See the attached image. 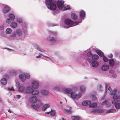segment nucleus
I'll return each instance as SVG.
<instances>
[{
    "mask_svg": "<svg viewBox=\"0 0 120 120\" xmlns=\"http://www.w3.org/2000/svg\"><path fill=\"white\" fill-rule=\"evenodd\" d=\"M82 20V19H81L80 22H79L77 21L74 22L71 20L68 19H66L64 20V23L68 26L67 27L64 26V27L66 28H68L70 27L76 26L79 24L80 22H81Z\"/></svg>",
    "mask_w": 120,
    "mask_h": 120,
    "instance_id": "obj_1",
    "label": "nucleus"
},
{
    "mask_svg": "<svg viewBox=\"0 0 120 120\" xmlns=\"http://www.w3.org/2000/svg\"><path fill=\"white\" fill-rule=\"evenodd\" d=\"M64 1H58L57 3V4L58 7L60 9L66 10L70 9V6L69 5H67L66 6H64Z\"/></svg>",
    "mask_w": 120,
    "mask_h": 120,
    "instance_id": "obj_2",
    "label": "nucleus"
},
{
    "mask_svg": "<svg viewBox=\"0 0 120 120\" xmlns=\"http://www.w3.org/2000/svg\"><path fill=\"white\" fill-rule=\"evenodd\" d=\"M82 95V94L81 93L79 92L77 95L76 93L72 91L70 97L75 101L76 100H78Z\"/></svg>",
    "mask_w": 120,
    "mask_h": 120,
    "instance_id": "obj_3",
    "label": "nucleus"
},
{
    "mask_svg": "<svg viewBox=\"0 0 120 120\" xmlns=\"http://www.w3.org/2000/svg\"><path fill=\"white\" fill-rule=\"evenodd\" d=\"M116 90L115 89L111 93V94L113 95V98L114 100H117L119 101V102H120V97L119 94H116Z\"/></svg>",
    "mask_w": 120,
    "mask_h": 120,
    "instance_id": "obj_4",
    "label": "nucleus"
},
{
    "mask_svg": "<svg viewBox=\"0 0 120 120\" xmlns=\"http://www.w3.org/2000/svg\"><path fill=\"white\" fill-rule=\"evenodd\" d=\"M49 9H50L52 11H55L53 13V14H55L57 13L58 12V11L56 10L57 6L56 4L54 3H51L50 5L48 6L47 7Z\"/></svg>",
    "mask_w": 120,
    "mask_h": 120,
    "instance_id": "obj_5",
    "label": "nucleus"
},
{
    "mask_svg": "<svg viewBox=\"0 0 120 120\" xmlns=\"http://www.w3.org/2000/svg\"><path fill=\"white\" fill-rule=\"evenodd\" d=\"M19 78L20 80L22 82H24L25 81L26 78L29 79L30 78V76L28 73H25L24 74H20L19 75Z\"/></svg>",
    "mask_w": 120,
    "mask_h": 120,
    "instance_id": "obj_6",
    "label": "nucleus"
},
{
    "mask_svg": "<svg viewBox=\"0 0 120 120\" xmlns=\"http://www.w3.org/2000/svg\"><path fill=\"white\" fill-rule=\"evenodd\" d=\"M119 101L117 100H114L112 101V104L115 105V107L116 109L120 108V103H118Z\"/></svg>",
    "mask_w": 120,
    "mask_h": 120,
    "instance_id": "obj_7",
    "label": "nucleus"
},
{
    "mask_svg": "<svg viewBox=\"0 0 120 120\" xmlns=\"http://www.w3.org/2000/svg\"><path fill=\"white\" fill-rule=\"evenodd\" d=\"M63 86L61 84H59L55 86L53 88V89L55 90L61 91L62 90Z\"/></svg>",
    "mask_w": 120,
    "mask_h": 120,
    "instance_id": "obj_8",
    "label": "nucleus"
},
{
    "mask_svg": "<svg viewBox=\"0 0 120 120\" xmlns=\"http://www.w3.org/2000/svg\"><path fill=\"white\" fill-rule=\"evenodd\" d=\"M38 103L39 104H33L31 105V106L35 109H38L39 108V105H42V102L40 101H38Z\"/></svg>",
    "mask_w": 120,
    "mask_h": 120,
    "instance_id": "obj_9",
    "label": "nucleus"
},
{
    "mask_svg": "<svg viewBox=\"0 0 120 120\" xmlns=\"http://www.w3.org/2000/svg\"><path fill=\"white\" fill-rule=\"evenodd\" d=\"M39 85V83L37 81H34L32 82L31 86L34 89H37Z\"/></svg>",
    "mask_w": 120,
    "mask_h": 120,
    "instance_id": "obj_10",
    "label": "nucleus"
},
{
    "mask_svg": "<svg viewBox=\"0 0 120 120\" xmlns=\"http://www.w3.org/2000/svg\"><path fill=\"white\" fill-rule=\"evenodd\" d=\"M47 40L50 42L52 43H55L56 42V40L54 38L51 36H48L46 38Z\"/></svg>",
    "mask_w": 120,
    "mask_h": 120,
    "instance_id": "obj_11",
    "label": "nucleus"
},
{
    "mask_svg": "<svg viewBox=\"0 0 120 120\" xmlns=\"http://www.w3.org/2000/svg\"><path fill=\"white\" fill-rule=\"evenodd\" d=\"M38 98L35 96H32L29 99L30 101L32 103L36 102Z\"/></svg>",
    "mask_w": 120,
    "mask_h": 120,
    "instance_id": "obj_12",
    "label": "nucleus"
},
{
    "mask_svg": "<svg viewBox=\"0 0 120 120\" xmlns=\"http://www.w3.org/2000/svg\"><path fill=\"white\" fill-rule=\"evenodd\" d=\"M63 91L65 93L69 94H71L73 91L70 88L64 89Z\"/></svg>",
    "mask_w": 120,
    "mask_h": 120,
    "instance_id": "obj_13",
    "label": "nucleus"
},
{
    "mask_svg": "<svg viewBox=\"0 0 120 120\" xmlns=\"http://www.w3.org/2000/svg\"><path fill=\"white\" fill-rule=\"evenodd\" d=\"M92 66L94 68H97L99 65V63L97 61H93L91 63Z\"/></svg>",
    "mask_w": 120,
    "mask_h": 120,
    "instance_id": "obj_14",
    "label": "nucleus"
},
{
    "mask_svg": "<svg viewBox=\"0 0 120 120\" xmlns=\"http://www.w3.org/2000/svg\"><path fill=\"white\" fill-rule=\"evenodd\" d=\"M48 114H50L51 116H54L56 114V113L54 110L52 109H51V110L50 112H47Z\"/></svg>",
    "mask_w": 120,
    "mask_h": 120,
    "instance_id": "obj_15",
    "label": "nucleus"
},
{
    "mask_svg": "<svg viewBox=\"0 0 120 120\" xmlns=\"http://www.w3.org/2000/svg\"><path fill=\"white\" fill-rule=\"evenodd\" d=\"M109 66L107 65H103L101 67V70L103 71H106L109 69Z\"/></svg>",
    "mask_w": 120,
    "mask_h": 120,
    "instance_id": "obj_16",
    "label": "nucleus"
},
{
    "mask_svg": "<svg viewBox=\"0 0 120 120\" xmlns=\"http://www.w3.org/2000/svg\"><path fill=\"white\" fill-rule=\"evenodd\" d=\"M91 103V102L89 101H84L82 102V105L84 106H86L90 105Z\"/></svg>",
    "mask_w": 120,
    "mask_h": 120,
    "instance_id": "obj_17",
    "label": "nucleus"
},
{
    "mask_svg": "<svg viewBox=\"0 0 120 120\" xmlns=\"http://www.w3.org/2000/svg\"><path fill=\"white\" fill-rule=\"evenodd\" d=\"M103 110L99 109H96L92 111V113L94 114L97 112H103Z\"/></svg>",
    "mask_w": 120,
    "mask_h": 120,
    "instance_id": "obj_18",
    "label": "nucleus"
},
{
    "mask_svg": "<svg viewBox=\"0 0 120 120\" xmlns=\"http://www.w3.org/2000/svg\"><path fill=\"white\" fill-rule=\"evenodd\" d=\"M1 82L3 85H4L7 83V81L6 78H2L1 80Z\"/></svg>",
    "mask_w": 120,
    "mask_h": 120,
    "instance_id": "obj_19",
    "label": "nucleus"
},
{
    "mask_svg": "<svg viewBox=\"0 0 120 120\" xmlns=\"http://www.w3.org/2000/svg\"><path fill=\"white\" fill-rule=\"evenodd\" d=\"M64 111L65 112L70 114H71L72 112L71 108V107H68L67 109H65Z\"/></svg>",
    "mask_w": 120,
    "mask_h": 120,
    "instance_id": "obj_20",
    "label": "nucleus"
},
{
    "mask_svg": "<svg viewBox=\"0 0 120 120\" xmlns=\"http://www.w3.org/2000/svg\"><path fill=\"white\" fill-rule=\"evenodd\" d=\"M10 10V8L9 7H5L3 10V12L4 13H7Z\"/></svg>",
    "mask_w": 120,
    "mask_h": 120,
    "instance_id": "obj_21",
    "label": "nucleus"
},
{
    "mask_svg": "<svg viewBox=\"0 0 120 120\" xmlns=\"http://www.w3.org/2000/svg\"><path fill=\"white\" fill-rule=\"evenodd\" d=\"M16 34L15 32H14L8 37V38L10 40L13 39V38L15 36Z\"/></svg>",
    "mask_w": 120,
    "mask_h": 120,
    "instance_id": "obj_22",
    "label": "nucleus"
},
{
    "mask_svg": "<svg viewBox=\"0 0 120 120\" xmlns=\"http://www.w3.org/2000/svg\"><path fill=\"white\" fill-rule=\"evenodd\" d=\"M10 26L12 28H15L17 27V24L15 22H12Z\"/></svg>",
    "mask_w": 120,
    "mask_h": 120,
    "instance_id": "obj_23",
    "label": "nucleus"
},
{
    "mask_svg": "<svg viewBox=\"0 0 120 120\" xmlns=\"http://www.w3.org/2000/svg\"><path fill=\"white\" fill-rule=\"evenodd\" d=\"M105 105L106 106L109 107L110 106V104L109 102H108L106 100L104 101L101 104V105Z\"/></svg>",
    "mask_w": 120,
    "mask_h": 120,
    "instance_id": "obj_24",
    "label": "nucleus"
},
{
    "mask_svg": "<svg viewBox=\"0 0 120 120\" xmlns=\"http://www.w3.org/2000/svg\"><path fill=\"white\" fill-rule=\"evenodd\" d=\"M97 52L100 56L101 57H103L104 56L103 52L100 50H97Z\"/></svg>",
    "mask_w": 120,
    "mask_h": 120,
    "instance_id": "obj_25",
    "label": "nucleus"
},
{
    "mask_svg": "<svg viewBox=\"0 0 120 120\" xmlns=\"http://www.w3.org/2000/svg\"><path fill=\"white\" fill-rule=\"evenodd\" d=\"M116 110L115 109H112L108 110L106 111V113L109 114L110 113H113L116 112Z\"/></svg>",
    "mask_w": 120,
    "mask_h": 120,
    "instance_id": "obj_26",
    "label": "nucleus"
},
{
    "mask_svg": "<svg viewBox=\"0 0 120 120\" xmlns=\"http://www.w3.org/2000/svg\"><path fill=\"white\" fill-rule=\"evenodd\" d=\"M50 107V105L48 104H46L43 105L42 107V109L43 110H45L46 109Z\"/></svg>",
    "mask_w": 120,
    "mask_h": 120,
    "instance_id": "obj_27",
    "label": "nucleus"
},
{
    "mask_svg": "<svg viewBox=\"0 0 120 120\" xmlns=\"http://www.w3.org/2000/svg\"><path fill=\"white\" fill-rule=\"evenodd\" d=\"M33 91L32 88L30 86L28 87L26 89V92L28 93H32Z\"/></svg>",
    "mask_w": 120,
    "mask_h": 120,
    "instance_id": "obj_28",
    "label": "nucleus"
},
{
    "mask_svg": "<svg viewBox=\"0 0 120 120\" xmlns=\"http://www.w3.org/2000/svg\"><path fill=\"white\" fill-rule=\"evenodd\" d=\"M92 59L93 60H97L98 58V56L97 55L94 54L92 56Z\"/></svg>",
    "mask_w": 120,
    "mask_h": 120,
    "instance_id": "obj_29",
    "label": "nucleus"
},
{
    "mask_svg": "<svg viewBox=\"0 0 120 120\" xmlns=\"http://www.w3.org/2000/svg\"><path fill=\"white\" fill-rule=\"evenodd\" d=\"M16 35L19 36L21 35L22 34V31L20 29H17L16 31Z\"/></svg>",
    "mask_w": 120,
    "mask_h": 120,
    "instance_id": "obj_30",
    "label": "nucleus"
},
{
    "mask_svg": "<svg viewBox=\"0 0 120 120\" xmlns=\"http://www.w3.org/2000/svg\"><path fill=\"white\" fill-rule=\"evenodd\" d=\"M109 64L111 66H113L114 65V60L112 59H110L109 60Z\"/></svg>",
    "mask_w": 120,
    "mask_h": 120,
    "instance_id": "obj_31",
    "label": "nucleus"
},
{
    "mask_svg": "<svg viewBox=\"0 0 120 120\" xmlns=\"http://www.w3.org/2000/svg\"><path fill=\"white\" fill-rule=\"evenodd\" d=\"M80 16L81 18H83L85 16V12L83 10L81 11L80 14Z\"/></svg>",
    "mask_w": 120,
    "mask_h": 120,
    "instance_id": "obj_32",
    "label": "nucleus"
},
{
    "mask_svg": "<svg viewBox=\"0 0 120 120\" xmlns=\"http://www.w3.org/2000/svg\"><path fill=\"white\" fill-rule=\"evenodd\" d=\"M12 31V29L9 28H7L6 30V33L8 34H11Z\"/></svg>",
    "mask_w": 120,
    "mask_h": 120,
    "instance_id": "obj_33",
    "label": "nucleus"
},
{
    "mask_svg": "<svg viewBox=\"0 0 120 120\" xmlns=\"http://www.w3.org/2000/svg\"><path fill=\"white\" fill-rule=\"evenodd\" d=\"M97 106V104L96 103H93L90 104L89 105V107L90 108H95Z\"/></svg>",
    "mask_w": 120,
    "mask_h": 120,
    "instance_id": "obj_34",
    "label": "nucleus"
},
{
    "mask_svg": "<svg viewBox=\"0 0 120 120\" xmlns=\"http://www.w3.org/2000/svg\"><path fill=\"white\" fill-rule=\"evenodd\" d=\"M18 90L20 92H23L25 90V88L24 86H21L18 88Z\"/></svg>",
    "mask_w": 120,
    "mask_h": 120,
    "instance_id": "obj_35",
    "label": "nucleus"
},
{
    "mask_svg": "<svg viewBox=\"0 0 120 120\" xmlns=\"http://www.w3.org/2000/svg\"><path fill=\"white\" fill-rule=\"evenodd\" d=\"M52 1V0H46L45 3L47 7L48 6L50 5Z\"/></svg>",
    "mask_w": 120,
    "mask_h": 120,
    "instance_id": "obj_36",
    "label": "nucleus"
},
{
    "mask_svg": "<svg viewBox=\"0 0 120 120\" xmlns=\"http://www.w3.org/2000/svg\"><path fill=\"white\" fill-rule=\"evenodd\" d=\"M71 17L73 19L76 20L77 18V16L75 13H73L71 15Z\"/></svg>",
    "mask_w": 120,
    "mask_h": 120,
    "instance_id": "obj_37",
    "label": "nucleus"
},
{
    "mask_svg": "<svg viewBox=\"0 0 120 120\" xmlns=\"http://www.w3.org/2000/svg\"><path fill=\"white\" fill-rule=\"evenodd\" d=\"M41 92L42 94L45 95L48 94L49 93L48 91L44 90H41Z\"/></svg>",
    "mask_w": 120,
    "mask_h": 120,
    "instance_id": "obj_38",
    "label": "nucleus"
},
{
    "mask_svg": "<svg viewBox=\"0 0 120 120\" xmlns=\"http://www.w3.org/2000/svg\"><path fill=\"white\" fill-rule=\"evenodd\" d=\"M10 73L13 75H15L17 74V71L14 70H11L10 71Z\"/></svg>",
    "mask_w": 120,
    "mask_h": 120,
    "instance_id": "obj_39",
    "label": "nucleus"
},
{
    "mask_svg": "<svg viewBox=\"0 0 120 120\" xmlns=\"http://www.w3.org/2000/svg\"><path fill=\"white\" fill-rule=\"evenodd\" d=\"M39 92V91L37 90H33L31 93V94L33 95H36L38 94Z\"/></svg>",
    "mask_w": 120,
    "mask_h": 120,
    "instance_id": "obj_40",
    "label": "nucleus"
},
{
    "mask_svg": "<svg viewBox=\"0 0 120 120\" xmlns=\"http://www.w3.org/2000/svg\"><path fill=\"white\" fill-rule=\"evenodd\" d=\"M50 34L51 35H53L55 36H56L57 34V32L56 31H51L50 32Z\"/></svg>",
    "mask_w": 120,
    "mask_h": 120,
    "instance_id": "obj_41",
    "label": "nucleus"
},
{
    "mask_svg": "<svg viewBox=\"0 0 120 120\" xmlns=\"http://www.w3.org/2000/svg\"><path fill=\"white\" fill-rule=\"evenodd\" d=\"M9 16L10 18L13 20L15 19V17L14 15L12 13L10 14L9 15Z\"/></svg>",
    "mask_w": 120,
    "mask_h": 120,
    "instance_id": "obj_42",
    "label": "nucleus"
},
{
    "mask_svg": "<svg viewBox=\"0 0 120 120\" xmlns=\"http://www.w3.org/2000/svg\"><path fill=\"white\" fill-rule=\"evenodd\" d=\"M80 90L83 92H84L85 90V88L84 86H80Z\"/></svg>",
    "mask_w": 120,
    "mask_h": 120,
    "instance_id": "obj_43",
    "label": "nucleus"
},
{
    "mask_svg": "<svg viewBox=\"0 0 120 120\" xmlns=\"http://www.w3.org/2000/svg\"><path fill=\"white\" fill-rule=\"evenodd\" d=\"M41 55L42 56L44 57H45L46 58H50L49 57H48L47 56H45L44 55H43L41 54H40V55L36 56V58H39L41 57Z\"/></svg>",
    "mask_w": 120,
    "mask_h": 120,
    "instance_id": "obj_44",
    "label": "nucleus"
},
{
    "mask_svg": "<svg viewBox=\"0 0 120 120\" xmlns=\"http://www.w3.org/2000/svg\"><path fill=\"white\" fill-rule=\"evenodd\" d=\"M72 119L74 120H79V117L78 116H72Z\"/></svg>",
    "mask_w": 120,
    "mask_h": 120,
    "instance_id": "obj_45",
    "label": "nucleus"
},
{
    "mask_svg": "<svg viewBox=\"0 0 120 120\" xmlns=\"http://www.w3.org/2000/svg\"><path fill=\"white\" fill-rule=\"evenodd\" d=\"M17 21L19 23H22V20L21 18H18L17 19Z\"/></svg>",
    "mask_w": 120,
    "mask_h": 120,
    "instance_id": "obj_46",
    "label": "nucleus"
},
{
    "mask_svg": "<svg viewBox=\"0 0 120 120\" xmlns=\"http://www.w3.org/2000/svg\"><path fill=\"white\" fill-rule=\"evenodd\" d=\"M12 20V19L10 18H8L7 19L6 22L8 24L10 23L11 22Z\"/></svg>",
    "mask_w": 120,
    "mask_h": 120,
    "instance_id": "obj_47",
    "label": "nucleus"
},
{
    "mask_svg": "<svg viewBox=\"0 0 120 120\" xmlns=\"http://www.w3.org/2000/svg\"><path fill=\"white\" fill-rule=\"evenodd\" d=\"M23 32L25 33L27 30V28L26 25H25L24 27H23Z\"/></svg>",
    "mask_w": 120,
    "mask_h": 120,
    "instance_id": "obj_48",
    "label": "nucleus"
},
{
    "mask_svg": "<svg viewBox=\"0 0 120 120\" xmlns=\"http://www.w3.org/2000/svg\"><path fill=\"white\" fill-rule=\"evenodd\" d=\"M92 54L91 53V51H90L87 53V55L88 57H90L92 56Z\"/></svg>",
    "mask_w": 120,
    "mask_h": 120,
    "instance_id": "obj_49",
    "label": "nucleus"
},
{
    "mask_svg": "<svg viewBox=\"0 0 120 120\" xmlns=\"http://www.w3.org/2000/svg\"><path fill=\"white\" fill-rule=\"evenodd\" d=\"M106 90L107 89L109 91H111L112 90V89L110 87H108V86H106Z\"/></svg>",
    "mask_w": 120,
    "mask_h": 120,
    "instance_id": "obj_50",
    "label": "nucleus"
},
{
    "mask_svg": "<svg viewBox=\"0 0 120 120\" xmlns=\"http://www.w3.org/2000/svg\"><path fill=\"white\" fill-rule=\"evenodd\" d=\"M103 59L104 62H107L108 61V59L106 57L104 56L103 58Z\"/></svg>",
    "mask_w": 120,
    "mask_h": 120,
    "instance_id": "obj_51",
    "label": "nucleus"
},
{
    "mask_svg": "<svg viewBox=\"0 0 120 120\" xmlns=\"http://www.w3.org/2000/svg\"><path fill=\"white\" fill-rule=\"evenodd\" d=\"M102 87L101 85H99L98 87V89L99 90L101 91L102 90Z\"/></svg>",
    "mask_w": 120,
    "mask_h": 120,
    "instance_id": "obj_52",
    "label": "nucleus"
},
{
    "mask_svg": "<svg viewBox=\"0 0 120 120\" xmlns=\"http://www.w3.org/2000/svg\"><path fill=\"white\" fill-rule=\"evenodd\" d=\"M8 89L9 90L13 91L15 90L12 87H9L8 88Z\"/></svg>",
    "mask_w": 120,
    "mask_h": 120,
    "instance_id": "obj_53",
    "label": "nucleus"
},
{
    "mask_svg": "<svg viewBox=\"0 0 120 120\" xmlns=\"http://www.w3.org/2000/svg\"><path fill=\"white\" fill-rule=\"evenodd\" d=\"M15 82L16 84V86L17 87H18L20 85L19 83V82L18 81H17L15 80Z\"/></svg>",
    "mask_w": 120,
    "mask_h": 120,
    "instance_id": "obj_54",
    "label": "nucleus"
},
{
    "mask_svg": "<svg viewBox=\"0 0 120 120\" xmlns=\"http://www.w3.org/2000/svg\"><path fill=\"white\" fill-rule=\"evenodd\" d=\"M37 49L38 50L43 52H44V50L43 49L40 48H37Z\"/></svg>",
    "mask_w": 120,
    "mask_h": 120,
    "instance_id": "obj_55",
    "label": "nucleus"
},
{
    "mask_svg": "<svg viewBox=\"0 0 120 120\" xmlns=\"http://www.w3.org/2000/svg\"><path fill=\"white\" fill-rule=\"evenodd\" d=\"M97 99L96 97L95 96H93L92 98V100L94 101H95Z\"/></svg>",
    "mask_w": 120,
    "mask_h": 120,
    "instance_id": "obj_56",
    "label": "nucleus"
},
{
    "mask_svg": "<svg viewBox=\"0 0 120 120\" xmlns=\"http://www.w3.org/2000/svg\"><path fill=\"white\" fill-rule=\"evenodd\" d=\"M5 26L4 25H2L0 26V30H2L4 29Z\"/></svg>",
    "mask_w": 120,
    "mask_h": 120,
    "instance_id": "obj_57",
    "label": "nucleus"
},
{
    "mask_svg": "<svg viewBox=\"0 0 120 120\" xmlns=\"http://www.w3.org/2000/svg\"><path fill=\"white\" fill-rule=\"evenodd\" d=\"M114 70H110L109 71V72L110 73H111V74H113L114 73Z\"/></svg>",
    "mask_w": 120,
    "mask_h": 120,
    "instance_id": "obj_58",
    "label": "nucleus"
},
{
    "mask_svg": "<svg viewBox=\"0 0 120 120\" xmlns=\"http://www.w3.org/2000/svg\"><path fill=\"white\" fill-rule=\"evenodd\" d=\"M108 57L110 58H112L113 57V55L111 54L110 53L108 55Z\"/></svg>",
    "mask_w": 120,
    "mask_h": 120,
    "instance_id": "obj_59",
    "label": "nucleus"
},
{
    "mask_svg": "<svg viewBox=\"0 0 120 120\" xmlns=\"http://www.w3.org/2000/svg\"><path fill=\"white\" fill-rule=\"evenodd\" d=\"M117 75L115 74H114L112 75V77L114 78H115L117 77Z\"/></svg>",
    "mask_w": 120,
    "mask_h": 120,
    "instance_id": "obj_60",
    "label": "nucleus"
},
{
    "mask_svg": "<svg viewBox=\"0 0 120 120\" xmlns=\"http://www.w3.org/2000/svg\"><path fill=\"white\" fill-rule=\"evenodd\" d=\"M115 64L117 65H119L120 64V62L119 61H116Z\"/></svg>",
    "mask_w": 120,
    "mask_h": 120,
    "instance_id": "obj_61",
    "label": "nucleus"
},
{
    "mask_svg": "<svg viewBox=\"0 0 120 120\" xmlns=\"http://www.w3.org/2000/svg\"><path fill=\"white\" fill-rule=\"evenodd\" d=\"M21 97V96L20 95H16V97L18 99L19 98Z\"/></svg>",
    "mask_w": 120,
    "mask_h": 120,
    "instance_id": "obj_62",
    "label": "nucleus"
},
{
    "mask_svg": "<svg viewBox=\"0 0 120 120\" xmlns=\"http://www.w3.org/2000/svg\"><path fill=\"white\" fill-rule=\"evenodd\" d=\"M8 112H10V113L11 112V111L10 110H8Z\"/></svg>",
    "mask_w": 120,
    "mask_h": 120,
    "instance_id": "obj_63",
    "label": "nucleus"
},
{
    "mask_svg": "<svg viewBox=\"0 0 120 120\" xmlns=\"http://www.w3.org/2000/svg\"><path fill=\"white\" fill-rule=\"evenodd\" d=\"M60 120H64V118H62L60 119Z\"/></svg>",
    "mask_w": 120,
    "mask_h": 120,
    "instance_id": "obj_64",
    "label": "nucleus"
}]
</instances>
